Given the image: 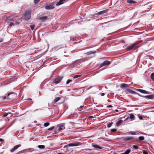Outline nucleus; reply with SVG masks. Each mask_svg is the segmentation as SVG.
Masks as SVG:
<instances>
[{
	"label": "nucleus",
	"mask_w": 154,
	"mask_h": 154,
	"mask_svg": "<svg viewBox=\"0 0 154 154\" xmlns=\"http://www.w3.org/2000/svg\"><path fill=\"white\" fill-rule=\"evenodd\" d=\"M31 11L30 9H28L25 11V12L23 17L24 18L25 20H28L31 18Z\"/></svg>",
	"instance_id": "1"
},
{
	"label": "nucleus",
	"mask_w": 154,
	"mask_h": 154,
	"mask_svg": "<svg viewBox=\"0 0 154 154\" xmlns=\"http://www.w3.org/2000/svg\"><path fill=\"white\" fill-rule=\"evenodd\" d=\"M17 95L16 93L13 92L8 94V98L10 100H14L16 97Z\"/></svg>",
	"instance_id": "2"
},
{
	"label": "nucleus",
	"mask_w": 154,
	"mask_h": 154,
	"mask_svg": "<svg viewBox=\"0 0 154 154\" xmlns=\"http://www.w3.org/2000/svg\"><path fill=\"white\" fill-rule=\"evenodd\" d=\"M138 43L137 42L131 45V46L130 47H128L127 48V49L128 51H130L132 49L134 48H138L139 47V46H137L138 44Z\"/></svg>",
	"instance_id": "3"
},
{
	"label": "nucleus",
	"mask_w": 154,
	"mask_h": 154,
	"mask_svg": "<svg viewBox=\"0 0 154 154\" xmlns=\"http://www.w3.org/2000/svg\"><path fill=\"white\" fill-rule=\"evenodd\" d=\"M80 145V143L77 142L75 143H69L67 145L64 146V147H65L69 146H77Z\"/></svg>",
	"instance_id": "4"
},
{
	"label": "nucleus",
	"mask_w": 154,
	"mask_h": 154,
	"mask_svg": "<svg viewBox=\"0 0 154 154\" xmlns=\"http://www.w3.org/2000/svg\"><path fill=\"white\" fill-rule=\"evenodd\" d=\"M63 78V77H59L57 78L54 79L53 82L55 84H58L61 81Z\"/></svg>",
	"instance_id": "5"
},
{
	"label": "nucleus",
	"mask_w": 154,
	"mask_h": 154,
	"mask_svg": "<svg viewBox=\"0 0 154 154\" xmlns=\"http://www.w3.org/2000/svg\"><path fill=\"white\" fill-rule=\"evenodd\" d=\"M20 20V19H17V21L10 22V23L9 25V26L11 27L12 26H14L15 25L18 24L19 23Z\"/></svg>",
	"instance_id": "6"
},
{
	"label": "nucleus",
	"mask_w": 154,
	"mask_h": 154,
	"mask_svg": "<svg viewBox=\"0 0 154 154\" xmlns=\"http://www.w3.org/2000/svg\"><path fill=\"white\" fill-rule=\"evenodd\" d=\"M6 20L8 22H11L14 21H17V20L11 17L8 16L6 17Z\"/></svg>",
	"instance_id": "7"
},
{
	"label": "nucleus",
	"mask_w": 154,
	"mask_h": 154,
	"mask_svg": "<svg viewBox=\"0 0 154 154\" xmlns=\"http://www.w3.org/2000/svg\"><path fill=\"white\" fill-rule=\"evenodd\" d=\"M137 91L142 93L146 94H149L150 93L149 92L146 91L145 90H142L141 89H137Z\"/></svg>",
	"instance_id": "8"
},
{
	"label": "nucleus",
	"mask_w": 154,
	"mask_h": 154,
	"mask_svg": "<svg viewBox=\"0 0 154 154\" xmlns=\"http://www.w3.org/2000/svg\"><path fill=\"white\" fill-rule=\"evenodd\" d=\"M110 64V62L109 61L106 60L104 61L101 64V66L105 65H108Z\"/></svg>",
	"instance_id": "9"
},
{
	"label": "nucleus",
	"mask_w": 154,
	"mask_h": 154,
	"mask_svg": "<svg viewBox=\"0 0 154 154\" xmlns=\"http://www.w3.org/2000/svg\"><path fill=\"white\" fill-rule=\"evenodd\" d=\"M21 146V145L20 144H19L18 145H16L15 146H14V147L10 150V151L11 152H13L15 150L17 149L19 147H20Z\"/></svg>",
	"instance_id": "10"
},
{
	"label": "nucleus",
	"mask_w": 154,
	"mask_h": 154,
	"mask_svg": "<svg viewBox=\"0 0 154 154\" xmlns=\"http://www.w3.org/2000/svg\"><path fill=\"white\" fill-rule=\"evenodd\" d=\"M54 8V7L52 5H49L45 7V8L47 10H50L53 9Z\"/></svg>",
	"instance_id": "11"
},
{
	"label": "nucleus",
	"mask_w": 154,
	"mask_h": 154,
	"mask_svg": "<svg viewBox=\"0 0 154 154\" xmlns=\"http://www.w3.org/2000/svg\"><path fill=\"white\" fill-rule=\"evenodd\" d=\"M123 140H129L131 139H133V137H126L122 138Z\"/></svg>",
	"instance_id": "12"
},
{
	"label": "nucleus",
	"mask_w": 154,
	"mask_h": 154,
	"mask_svg": "<svg viewBox=\"0 0 154 154\" xmlns=\"http://www.w3.org/2000/svg\"><path fill=\"white\" fill-rule=\"evenodd\" d=\"M144 97L148 99H152L154 98V94L148 95Z\"/></svg>",
	"instance_id": "13"
},
{
	"label": "nucleus",
	"mask_w": 154,
	"mask_h": 154,
	"mask_svg": "<svg viewBox=\"0 0 154 154\" xmlns=\"http://www.w3.org/2000/svg\"><path fill=\"white\" fill-rule=\"evenodd\" d=\"M48 17L47 16H44L40 17L39 19L41 20L44 21L48 19Z\"/></svg>",
	"instance_id": "14"
},
{
	"label": "nucleus",
	"mask_w": 154,
	"mask_h": 154,
	"mask_svg": "<svg viewBox=\"0 0 154 154\" xmlns=\"http://www.w3.org/2000/svg\"><path fill=\"white\" fill-rule=\"evenodd\" d=\"M108 10H104L103 11H101L100 12H99L97 13V14L98 15H101L102 14H105L106 13L107 11Z\"/></svg>",
	"instance_id": "15"
},
{
	"label": "nucleus",
	"mask_w": 154,
	"mask_h": 154,
	"mask_svg": "<svg viewBox=\"0 0 154 154\" xmlns=\"http://www.w3.org/2000/svg\"><path fill=\"white\" fill-rule=\"evenodd\" d=\"M122 122H123V121L122 120H119L118 121L116 122V125L118 127L119 126V125H120L122 123Z\"/></svg>",
	"instance_id": "16"
},
{
	"label": "nucleus",
	"mask_w": 154,
	"mask_h": 154,
	"mask_svg": "<svg viewBox=\"0 0 154 154\" xmlns=\"http://www.w3.org/2000/svg\"><path fill=\"white\" fill-rule=\"evenodd\" d=\"M60 97L55 98V99L54 100V102L53 103V104L56 103L60 99Z\"/></svg>",
	"instance_id": "17"
},
{
	"label": "nucleus",
	"mask_w": 154,
	"mask_h": 154,
	"mask_svg": "<svg viewBox=\"0 0 154 154\" xmlns=\"http://www.w3.org/2000/svg\"><path fill=\"white\" fill-rule=\"evenodd\" d=\"M96 52V51H90L87 52L86 54H87L88 55H90L91 54H95Z\"/></svg>",
	"instance_id": "18"
},
{
	"label": "nucleus",
	"mask_w": 154,
	"mask_h": 154,
	"mask_svg": "<svg viewBox=\"0 0 154 154\" xmlns=\"http://www.w3.org/2000/svg\"><path fill=\"white\" fill-rule=\"evenodd\" d=\"M92 146L95 148L101 149V147L97 145L93 144H92Z\"/></svg>",
	"instance_id": "19"
},
{
	"label": "nucleus",
	"mask_w": 154,
	"mask_h": 154,
	"mask_svg": "<svg viewBox=\"0 0 154 154\" xmlns=\"http://www.w3.org/2000/svg\"><path fill=\"white\" fill-rule=\"evenodd\" d=\"M127 85L125 84H123L121 85L120 87L122 88H124L127 87Z\"/></svg>",
	"instance_id": "20"
},
{
	"label": "nucleus",
	"mask_w": 154,
	"mask_h": 154,
	"mask_svg": "<svg viewBox=\"0 0 154 154\" xmlns=\"http://www.w3.org/2000/svg\"><path fill=\"white\" fill-rule=\"evenodd\" d=\"M125 91H128V92L131 93L132 94H135V93H136L135 91H132L128 88H126L125 89Z\"/></svg>",
	"instance_id": "21"
},
{
	"label": "nucleus",
	"mask_w": 154,
	"mask_h": 154,
	"mask_svg": "<svg viewBox=\"0 0 154 154\" xmlns=\"http://www.w3.org/2000/svg\"><path fill=\"white\" fill-rule=\"evenodd\" d=\"M127 2L129 3L132 4L135 3L136 2L132 0H128Z\"/></svg>",
	"instance_id": "22"
},
{
	"label": "nucleus",
	"mask_w": 154,
	"mask_h": 154,
	"mask_svg": "<svg viewBox=\"0 0 154 154\" xmlns=\"http://www.w3.org/2000/svg\"><path fill=\"white\" fill-rule=\"evenodd\" d=\"M130 118L132 120H133L134 119V116L132 114H131L130 115Z\"/></svg>",
	"instance_id": "23"
},
{
	"label": "nucleus",
	"mask_w": 154,
	"mask_h": 154,
	"mask_svg": "<svg viewBox=\"0 0 154 154\" xmlns=\"http://www.w3.org/2000/svg\"><path fill=\"white\" fill-rule=\"evenodd\" d=\"M139 140L140 141L143 140L144 139V136H140L138 137Z\"/></svg>",
	"instance_id": "24"
},
{
	"label": "nucleus",
	"mask_w": 154,
	"mask_h": 154,
	"mask_svg": "<svg viewBox=\"0 0 154 154\" xmlns=\"http://www.w3.org/2000/svg\"><path fill=\"white\" fill-rule=\"evenodd\" d=\"M38 147L40 149H44L45 148V146L43 145H39Z\"/></svg>",
	"instance_id": "25"
},
{
	"label": "nucleus",
	"mask_w": 154,
	"mask_h": 154,
	"mask_svg": "<svg viewBox=\"0 0 154 154\" xmlns=\"http://www.w3.org/2000/svg\"><path fill=\"white\" fill-rule=\"evenodd\" d=\"M63 127V125H61L60 126H59V128H58V131H60L62 129V127Z\"/></svg>",
	"instance_id": "26"
},
{
	"label": "nucleus",
	"mask_w": 154,
	"mask_h": 154,
	"mask_svg": "<svg viewBox=\"0 0 154 154\" xmlns=\"http://www.w3.org/2000/svg\"><path fill=\"white\" fill-rule=\"evenodd\" d=\"M82 76L81 75H75L73 77V79H76L77 78H78L79 77H81V76Z\"/></svg>",
	"instance_id": "27"
},
{
	"label": "nucleus",
	"mask_w": 154,
	"mask_h": 154,
	"mask_svg": "<svg viewBox=\"0 0 154 154\" xmlns=\"http://www.w3.org/2000/svg\"><path fill=\"white\" fill-rule=\"evenodd\" d=\"M50 124V123L49 122H46L44 124V126L45 127H46L48 126Z\"/></svg>",
	"instance_id": "28"
},
{
	"label": "nucleus",
	"mask_w": 154,
	"mask_h": 154,
	"mask_svg": "<svg viewBox=\"0 0 154 154\" xmlns=\"http://www.w3.org/2000/svg\"><path fill=\"white\" fill-rule=\"evenodd\" d=\"M151 79L154 81V73H152L151 75Z\"/></svg>",
	"instance_id": "29"
},
{
	"label": "nucleus",
	"mask_w": 154,
	"mask_h": 154,
	"mask_svg": "<svg viewBox=\"0 0 154 154\" xmlns=\"http://www.w3.org/2000/svg\"><path fill=\"white\" fill-rule=\"evenodd\" d=\"M54 128V126H52V127H50V128H48V130L49 131H51V130L53 129Z\"/></svg>",
	"instance_id": "30"
},
{
	"label": "nucleus",
	"mask_w": 154,
	"mask_h": 154,
	"mask_svg": "<svg viewBox=\"0 0 154 154\" xmlns=\"http://www.w3.org/2000/svg\"><path fill=\"white\" fill-rule=\"evenodd\" d=\"M35 26L34 25H30V28L32 30H33L34 29Z\"/></svg>",
	"instance_id": "31"
},
{
	"label": "nucleus",
	"mask_w": 154,
	"mask_h": 154,
	"mask_svg": "<svg viewBox=\"0 0 154 154\" xmlns=\"http://www.w3.org/2000/svg\"><path fill=\"white\" fill-rule=\"evenodd\" d=\"M133 148L136 149H138V147L136 145H134L133 146Z\"/></svg>",
	"instance_id": "32"
},
{
	"label": "nucleus",
	"mask_w": 154,
	"mask_h": 154,
	"mask_svg": "<svg viewBox=\"0 0 154 154\" xmlns=\"http://www.w3.org/2000/svg\"><path fill=\"white\" fill-rule=\"evenodd\" d=\"M9 114H11V113L9 112V113H5V114H3L4 116V117H6V116H7Z\"/></svg>",
	"instance_id": "33"
},
{
	"label": "nucleus",
	"mask_w": 154,
	"mask_h": 154,
	"mask_svg": "<svg viewBox=\"0 0 154 154\" xmlns=\"http://www.w3.org/2000/svg\"><path fill=\"white\" fill-rule=\"evenodd\" d=\"M113 124V122L109 123L108 125H107V127L108 128H110L111 127V126H112V125Z\"/></svg>",
	"instance_id": "34"
},
{
	"label": "nucleus",
	"mask_w": 154,
	"mask_h": 154,
	"mask_svg": "<svg viewBox=\"0 0 154 154\" xmlns=\"http://www.w3.org/2000/svg\"><path fill=\"white\" fill-rule=\"evenodd\" d=\"M72 81V80H70V79H68L67 81H66V84H69L70 82H71Z\"/></svg>",
	"instance_id": "35"
},
{
	"label": "nucleus",
	"mask_w": 154,
	"mask_h": 154,
	"mask_svg": "<svg viewBox=\"0 0 154 154\" xmlns=\"http://www.w3.org/2000/svg\"><path fill=\"white\" fill-rule=\"evenodd\" d=\"M116 130H117L115 128L112 129L111 130V131L112 132H115L116 131Z\"/></svg>",
	"instance_id": "36"
},
{
	"label": "nucleus",
	"mask_w": 154,
	"mask_h": 154,
	"mask_svg": "<svg viewBox=\"0 0 154 154\" xmlns=\"http://www.w3.org/2000/svg\"><path fill=\"white\" fill-rule=\"evenodd\" d=\"M143 154H148V152L145 150H144L143 151Z\"/></svg>",
	"instance_id": "37"
},
{
	"label": "nucleus",
	"mask_w": 154,
	"mask_h": 154,
	"mask_svg": "<svg viewBox=\"0 0 154 154\" xmlns=\"http://www.w3.org/2000/svg\"><path fill=\"white\" fill-rule=\"evenodd\" d=\"M128 133L129 134H132V135H134V134H135V133L134 132H132V131L129 132Z\"/></svg>",
	"instance_id": "38"
},
{
	"label": "nucleus",
	"mask_w": 154,
	"mask_h": 154,
	"mask_svg": "<svg viewBox=\"0 0 154 154\" xmlns=\"http://www.w3.org/2000/svg\"><path fill=\"white\" fill-rule=\"evenodd\" d=\"M40 0H34V3L35 4H36L38 3L40 1Z\"/></svg>",
	"instance_id": "39"
},
{
	"label": "nucleus",
	"mask_w": 154,
	"mask_h": 154,
	"mask_svg": "<svg viewBox=\"0 0 154 154\" xmlns=\"http://www.w3.org/2000/svg\"><path fill=\"white\" fill-rule=\"evenodd\" d=\"M104 95H105V94L103 93H101V94H100V95L101 96H103Z\"/></svg>",
	"instance_id": "40"
},
{
	"label": "nucleus",
	"mask_w": 154,
	"mask_h": 154,
	"mask_svg": "<svg viewBox=\"0 0 154 154\" xmlns=\"http://www.w3.org/2000/svg\"><path fill=\"white\" fill-rule=\"evenodd\" d=\"M107 107L108 108H110V107H112V106L111 105H109L107 106Z\"/></svg>",
	"instance_id": "41"
},
{
	"label": "nucleus",
	"mask_w": 154,
	"mask_h": 154,
	"mask_svg": "<svg viewBox=\"0 0 154 154\" xmlns=\"http://www.w3.org/2000/svg\"><path fill=\"white\" fill-rule=\"evenodd\" d=\"M139 118L140 120H141L143 119V117L141 116H139Z\"/></svg>",
	"instance_id": "42"
},
{
	"label": "nucleus",
	"mask_w": 154,
	"mask_h": 154,
	"mask_svg": "<svg viewBox=\"0 0 154 154\" xmlns=\"http://www.w3.org/2000/svg\"><path fill=\"white\" fill-rule=\"evenodd\" d=\"M3 141V140L1 139V138H0V141Z\"/></svg>",
	"instance_id": "43"
},
{
	"label": "nucleus",
	"mask_w": 154,
	"mask_h": 154,
	"mask_svg": "<svg viewBox=\"0 0 154 154\" xmlns=\"http://www.w3.org/2000/svg\"><path fill=\"white\" fill-rule=\"evenodd\" d=\"M90 118H94L93 116H89V117Z\"/></svg>",
	"instance_id": "44"
},
{
	"label": "nucleus",
	"mask_w": 154,
	"mask_h": 154,
	"mask_svg": "<svg viewBox=\"0 0 154 154\" xmlns=\"http://www.w3.org/2000/svg\"><path fill=\"white\" fill-rule=\"evenodd\" d=\"M128 117H127V118H126L125 119V120H128Z\"/></svg>",
	"instance_id": "45"
},
{
	"label": "nucleus",
	"mask_w": 154,
	"mask_h": 154,
	"mask_svg": "<svg viewBox=\"0 0 154 154\" xmlns=\"http://www.w3.org/2000/svg\"><path fill=\"white\" fill-rule=\"evenodd\" d=\"M84 107V106H80V107H81V108H82V107Z\"/></svg>",
	"instance_id": "46"
},
{
	"label": "nucleus",
	"mask_w": 154,
	"mask_h": 154,
	"mask_svg": "<svg viewBox=\"0 0 154 154\" xmlns=\"http://www.w3.org/2000/svg\"><path fill=\"white\" fill-rule=\"evenodd\" d=\"M115 111H116V112H118V111H118V109H116V110H115Z\"/></svg>",
	"instance_id": "47"
},
{
	"label": "nucleus",
	"mask_w": 154,
	"mask_h": 154,
	"mask_svg": "<svg viewBox=\"0 0 154 154\" xmlns=\"http://www.w3.org/2000/svg\"><path fill=\"white\" fill-rule=\"evenodd\" d=\"M6 98V97H3V99H5Z\"/></svg>",
	"instance_id": "48"
},
{
	"label": "nucleus",
	"mask_w": 154,
	"mask_h": 154,
	"mask_svg": "<svg viewBox=\"0 0 154 154\" xmlns=\"http://www.w3.org/2000/svg\"><path fill=\"white\" fill-rule=\"evenodd\" d=\"M57 154H62V153H58Z\"/></svg>",
	"instance_id": "49"
},
{
	"label": "nucleus",
	"mask_w": 154,
	"mask_h": 154,
	"mask_svg": "<svg viewBox=\"0 0 154 154\" xmlns=\"http://www.w3.org/2000/svg\"><path fill=\"white\" fill-rule=\"evenodd\" d=\"M108 101H109V100H108Z\"/></svg>",
	"instance_id": "50"
}]
</instances>
